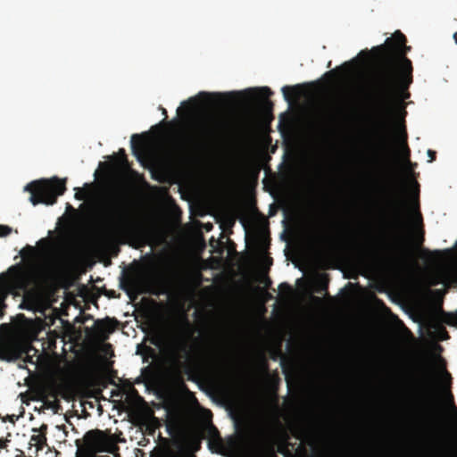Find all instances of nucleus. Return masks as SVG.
<instances>
[{
    "label": "nucleus",
    "instance_id": "nucleus-16",
    "mask_svg": "<svg viewBox=\"0 0 457 457\" xmlns=\"http://www.w3.org/2000/svg\"><path fill=\"white\" fill-rule=\"evenodd\" d=\"M146 134H134L131 137V149L133 152V154L137 157V159H140L142 156L143 152L145 149L146 145Z\"/></svg>",
    "mask_w": 457,
    "mask_h": 457
},
{
    "label": "nucleus",
    "instance_id": "nucleus-48",
    "mask_svg": "<svg viewBox=\"0 0 457 457\" xmlns=\"http://www.w3.org/2000/svg\"><path fill=\"white\" fill-rule=\"evenodd\" d=\"M274 457H276V456H274Z\"/></svg>",
    "mask_w": 457,
    "mask_h": 457
},
{
    "label": "nucleus",
    "instance_id": "nucleus-43",
    "mask_svg": "<svg viewBox=\"0 0 457 457\" xmlns=\"http://www.w3.org/2000/svg\"><path fill=\"white\" fill-rule=\"evenodd\" d=\"M414 184H415V186H416L417 187H419V184H418V182H417V181H415V182H414Z\"/></svg>",
    "mask_w": 457,
    "mask_h": 457
},
{
    "label": "nucleus",
    "instance_id": "nucleus-3",
    "mask_svg": "<svg viewBox=\"0 0 457 457\" xmlns=\"http://www.w3.org/2000/svg\"><path fill=\"white\" fill-rule=\"evenodd\" d=\"M180 323L183 325L184 330L187 333V337L179 339L172 351V357L176 363L180 366L182 364L181 359L190 361L193 357L213 361L216 358V353L210 345H200L198 338H194L193 345L188 344L187 339L192 338L195 332L188 319L186 316L182 317Z\"/></svg>",
    "mask_w": 457,
    "mask_h": 457
},
{
    "label": "nucleus",
    "instance_id": "nucleus-19",
    "mask_svg": "<svg viewBox=\"0 0 457 457\" xmlns=\"http://www.w3.org/2000/svg\"><path fill=\"white\" fill-rule=\"evenodd\" d=\"M302 86L301 85H295V86H285L282 87V93L285 100L288 104H292L294 100L298 98L301 94Z\"/></svg>",
    "mask_w": 457,
    "mask_h": 457
},
{
    "label": "nucleus",
    "instance_id": "nucleus-17",
    "mask_svg": "<svg viewBox=\"0 0 457 457\" xmlns=\"http://www.w3.org/2000/svg\"><path fill=\"white\" fill-rule=\"evenodd\" d=\"M46 430L47 425L46 424H43L39 428H33L34 432H39L38 435H32L30 437V442L34 443L37 450H42L46 445Z\"/></svg>",
    "mask_w": 457,
    "mask_h": 457
},
{
    "label": "nucleus",
    "instance_id": "nucleus-18",
    "mask_svg": "<svg viewBox=\"0 0 457 457\" xmlns=\"http://www.w3.org/2000/svg\"><path fill=\"white\" fill-rule=\"evenodd\" d=\"M354 63H355L354 59L352 61H349V62H345L341 66L328 71L325 74V76L328 78H330V79H336V78L339 77L340 72H343L344 75H348L352 72Z\"/></svg>",
    "mask_w": 457,
    "mask_h": 457
},
{
    "label": "nucleus",
    "instance_id": "nucleus-27",
    "mask_svg": "<svg viewBox=\"0 0 457 457\" xmlns=\"http://www.w3.org/2000/svg\"><path fill=\"white\" fill-rule=\"evenodd\" d=\"M5 295L0 293V318L4 315V309L6 308V304L4 303Z\"/></svg>",
    "mask_w": 457,
    "mask_h": 457
},
{
    "label": "nucleus",
    "instance_id": "nucleus-33",
    "mask_svg": "<svg viewBox=\"0 0 457 457\" xmlns=\"http://www.w3.org/2000/svg\"><path fill=\"white\" fill-rule=\"evenodd\" d=\"M185 373L188 375V379L189 380H194L193 376L191 374V369H190V367L188 365L185 366Z\"/></svg>",
    "mask_w": 457,
    "mask_h": 457
},
{
    "label": "nucleus",
    "instance_id": "nucleus-2",
    "mask_svg": "<svg viewBox=\"0 0 457 457\" xmlns=\"http://www.w3.org/2000/svg\"><path fill=\"white\" fill-rule=\"evenodd\" d=\"M200 128V133L197 135L184 137L175 142L173 151L178 160L187 162L195 154L220 144L227 137L229 124L223 120L210 119L203 121Z\"/></svg>",
    "mask_w": 457,
    "mask_h": 457
},
{
    "label": "nucleus",
    "instance_id": "nucleus-11",
    "mask_svg": "<svg viewBox=\"0 0 457 457\" xmlns=\"http://www.w3.org/2000/svg\"><path fill=\"white\" fill-rule=\"evenodd\" d=\"M391 206L397 223L402 225L403 223V212L405 208V201L403 195L402 186L394 187L392 191Z\"/></svg>",
    "mask_w": 457,
    "mask_h": 457
},
{
    "label": "nucleus",
    "instance_id": "nucleus-9",
    "mask_svg": "<svg viewBox=\"0 0 457 457\" xmlns=\"http://www.w3.org/2000/svg\"><path fill=\"white\" fill-rule=\"evenodd\" d=\"M437 378L432 363L426 364L421 379V391L424 398L429 403H434L437 397Z\"/></svg>",
    "mask_w": 457,
    "mask_h": 457
},
{
    "label": "nucleus",
    "instance_id": "nucleus-40",
    "mask_svg": "<svg viewBox=\"0 0 457 457\" xmlns=\"http://www.w3.org/2000/svg\"><path fill=\"white\" fill-rule=\"evenodd\" d=\"M453 37L455 39V42L457 43V32L454 33Z\"/></svg>",
    "mask_w": 457,
    "mask_h": 457
},
{
    "label": "nucleus",
    "instance_id": "nucleus-37",
    "mask_svg": "<svg viewBox=\"0 0 457 457\" xmlns=\"http://www.w3.org/2000/svg\"><path fill=\"white\" fill-rule=\"evenodd\" d=\"M174 123L175 121H169V122H166L165 124L169 127H173L174 126Z\"/></svg>",
    "mask_w": 457,
    "mask_h": 457
},
{
    "label": "nucleus",
    "instance_id": "nucleus-8",
    "mask_svg": "<svg viewBox=\"0 0 457 457\" xmlns=\"http://www.w3.org/2000/svg\"><path fill=\"white\" fill-rule=\"evenodd\" d=\"M453 255V263L429 278V286L444 284L446 287H457V241L454 249L447 250Z\"/></svg>",
    "mask_w": 457,
    "mask_h": 457
},
{
    "label": "nucleus",
    "instance_id": "nucleus-12",
    "mask_svg": "<svg viewBox=\"0 0 457 457\" xmlns=\"http://www.w3.org/2000/svg\"><path fill=\"white\" fill-rule=\"evenodd\" d=\"M239 94L247 95L251 100H256L260 102L261 106L266 112H271L273 109V103L269 100V96H270L273 93L270 88L264 87L258 89V94L255 89H248L245 92H240Z\"/></svg>",
    "mask_w": 457,
    "mask_h": 457
},
{
    "label": "nucleus",
    "instance_id": "nucleus-21",
    "mask_svg": "<svg viewBox=\"0 0 457 457\" xmlns=\"http://www.w3.org/2000/svg\"><path fill=\"white\" fill-rule=\"evenodd\" d=\"M442 323L443 322L440 320L434 318L430 322V326L437 332L439 339L444 341L448 339L450 337Z\"/></svg>",
    "mask_w": 457,
    "mask_h": 457
},
{
    "label": "nucleus",
    "instance_id": "nucleus-4",
    "mask_svg": "<svg viewBox=\"0 0 457 457\" xmlns=\"http://www.w3.org/2000/svg\"><path fill=\"white\" fill-rule=\"evenodd\" d=\"M65 190V179L58 178L34 180L25 187V191L30 193L29 201L33 205L39 204L52 205L56 203L59 195L64 194Z\"/></svg>",
    "mask_w": 457,
    "mask_h": 457
},
{
    "label": "nucleus",
    "instance_id": "nucleus-47",
    "mask_svg": "<svg viewBox=\"0 0 457 457\" xmlns=\"http://www.w3.org/2000/svg\"><path fill=\"white\" fill-rule=\"evenodd\" d=\"M187 457H195V455H189V456H187Z\"/></svg>",
    "mask_w": 457,
    "mask_h": 457
},
{
    "label": "nucleus",
    "instance_id": "nucleus-29",
    "mask_svg": "<svg viewBox=\"0 0 457 457\" xmlns=\"http://www.w3.org/2000/svg\"><path fill=\"white\" fill-rule=\"evenodd\" d=\"M196 103V99L192 97L189 98L187 102L182 103V106L187 108L188 111H190L193 108V104Z\"/></svg>",
    "mask_w": 457,
    "mask_h": 457
},
{
    "label": "nucleus",
    "instance_id": "nucleus-24",
    "mask_svg": "<svg viewBox=\"0 0 457 457\" xmlns=\"http://www.w3.org/2000/svg\"><path fill=\"white\" fill-rule=\"evenodd\" d=\"M329 278L328 274L323 273L318 279L319 288L317 289L318 293H321L323 291H327L328 287Z\"/></svg>",
    "mask_w": 457,
    "mask_h": 457
},
{
    "label": "nucleus",
    "instance_id": "nucleus-26",
    "mask_svg": "<svg viewBox=\"0 0 457 457\" xmlns=\"http://www.w3.org/2000/svg\"><path fill=\"white\" fill-rule=\"evenodd\" d=\"M12 233V228L7 225H0V237H6Z\"/></svg>",
    "mask_w": 457,
    "mask_h": 457
},
{
    "label": "nucleus",
    "instance_id": "nucleus-25",
    "mask_svg": "<svg viewBox=\"0 0 457 457\" xmlns=\"http://www.w3.org/2000/svg\"><path fill=\"white\" fill-rule=\"evenodd\" d=\"M75 198L79 201L85 200L88 195V191L86 188H75Z\"/></svg>",
    "mask_w": 457,
    "mask_h": 457
},
{
    "label": "nucleus",
    "instance_id": "nucleus-35",
    "mask_svg": "<svg viewBox=\"0 0 457 457\" xmlns=\"http://www.w3.org/2000/svg\"><path fill=\"white\" fill-rule=\"evenodd\" d=\"M193 444L195 445V450H198L200 448V444H201L200 439L194 438Z\"/></svg>",
    "mask_w": 457,
    "mask_h": 457
},
{
    "label": "nucleus",
    "instance_id": "nucleus-39",
    "mask_svg": "<svg viewBox=\"0 0 457 457\" xmlns=\"http://www.w3.org/2000/svg\"><path fill=\"white\" fill-rule=\"evenodd\" d=\"M161 109H162V114H163L165 117H167V111H166V109H164V108H161Z\"/></svg>",
    "mask_w": 457,
    "mask_h": 457
},
{
    "label": "nucleus",
    "instance_id": "nucleus-46",
    "mask_svg": "<svg viewBox=\"0 0 457 457\" xmlns=\"http://www.w3.org/2000/svg\"><path fill=\"white\" fill-rule=\"evenodd\" d=\"M4 274H1L0 275V278H4Z\"/></svg>",
    "mask_w": 457,
    "mask_h": 457
},
{
    "label": "nucleus",
    "instance_id": "nucleus-32",
    "mask_svg": "<svg viewBox=\"0 0 457 457\" xmlns=\"http://www.w3.org/2000/svg\"><path fill=\"white\" fill-rule=\"evenodd\" d=\"M100 166L106 170V172H110L112 170V166L108 162H100Z\"/></svg>",
    "mask_w": 457,
    "mask_h": 457
},
{
    "label": "nucleus",
    "instance_id": "nucleus-42",
    "mask_svg": "<svg viewBox=\"0 0 457 457\" xmlns=\"http://www.w3.org/2000/svg\"><path fill=\"white\" fill-rule=\"evenodd\" d=\"M212 228V224L207 225V229H208V230H209L210 228Z\"/></svg>",
    "mask_w": 457,
    "mask_h": 457
},
{
    "label": "nucleus",
    "instance_id": "nucleus-13",
    "mask_svg": "<svg viewBox=\"0 0 457 457\" xmlns=\"http://www.w3.org/2000/svg\"><path fill=\"white\" fill-rule=\"evenodd\" d=\"M401 158L404 165V170L408 175H412L417 163L411 161V150L407 145V133L403 130L401 136Z\"/></svg>",
    "mask_w": 457,
    "mask_h": 457
},
{
    "label": "nucleus",
    "instance_id": "nucleus-44",
    "mask_svg": "<svg viewBox=\"0 0 457 457\" xmlns=\"http://www.w3.org/2000/svg\"><path fill=\"white\" fill-rule=\"evenodd\" d=\"M180 109H181L180 107H179V108H178V110H177L178 113H179V112H180Z\"/></svg>",
    "mask_w": 457,
    "mask_h": 457
},
{
    "label": "nucleus",
    "instance_id": "nucleus-10",
    "mask_svg": "<svg viewBox=\"0 0 457 457\" xmlns=\"http://www.w3.org/2000/svg\"><path fill=\"white\" fill-rule=\"evenodd\" d=\"M409 258V251L402 241H395L390 247V253L386 257L388 263L395 266L404 264Z\"/></svg>",
    "mask_w": 457,
    "mask_h": 457
},
{
    "label": "nucleus",
    "instance_id": "nucleus-15",
    "mask_svg": "<svg viewBox=\"0 0 457 457\" xmlns=\"http://www.w3.org/2000/svg\"><path fill=\"white\" fill-rule=\"evenodd\" d=\"M143 287V285L132 277H128L120 281V288L125 291L130 298H133V295L149 292Z\"/></svg>",
    "mask_w": 457,
    "mask_h": 457
},
{
    "label": "nucleus",
    "instance_id": "nucleus-7",
    "mask_svg": "<svg viewBox=\"0 0 457 457\" xmlns=\"http://www.w3.org/2000/svg\"><path fill=\"white\" fill-rule=\"evenodd\" d=\"M75 443L79 449L87 453L105 452L112 444L108 435L98 428L87 431L82 440L77 439Z\"/></svg>",
    "mask_w": 457,
    "mask_h": 457
},
{
    "label": "nucleus",
    "instance_id": "nucleus-36",
    "mask_svg": "<svg viewBox=\"0 0 457 457\" xmlns=\"http://www.w3.org/2000/svg\"><path fill=\"white\" fill-rule=\"evenodd\" d=\"M320 239L321 241H327V240L328 239V237L327 236H324V235H323V236L320 237Z\"/></svg>",
    "mask_w": 457,
    "mask_h": 457
},
{
    "label": "nucleus",
    "instance_id": "nucleus-34",
    "mask_svg": "<svg viewBox=\"0 0 457 457\" xmlns=\"http://www.w3.org/2000/svg\"><path fill=\"white\" fill-rule=\"evenodd\" d=\"M422 253H423L426 256H429V255L434 254V253H435V254H436V255H438V254L440 253L438 251L430 252V251H429V250H428V249H423V250H422Z\"/></svg>",
    "mask_w": 457,
    "mask_h": 457
},
{
    "label": "nucleus",
    "instance_id": "nucleus-20",
    "mask_svg": "<svg viewBox=\"0 0 457 457\" xmlns=\"http://www.w3.org/2000/svg\"><path fill=\"white\" fill-rule=\"evenodd\" d=\"M416 219L418 222V228L414 235V242L416 246L420 247L423 245L425 240V230L423 227L422 215L420 211L416 213Z\"/></svg>",
    "mask_w": 457,
    "mask_h": 457
},
{
    "label": "nucleus",
    "instance_id": "nucleus-22",
    "mask_svg": "<svg viewBox=\"0 0 457 457\" xmlns=\"http://www.w3.org/2000/svg\"><path fill=\"white\" fill-rule=\"evenodd\" d=\"M441 321L449 326L457 328V311L455 312H445L440 309Z\"/></svg>",
    "mask_w": 457,
    "mask_h": 457
},
{
    "label": "nucleus",
    "instance_id": "nucleus-30",
    "mask_svg": "<svg viewBox=\"0 0 457 457\" xmlns=\"http://www.w3.org/2000/svg\"><path fill=\"white\" fill-rule=\"evenodd\" d=\"M428 156L429 157V162H432L436 160V153L429 149L428 151Z\"/></svg>",
    "mask_w": 457,
    "mask_h": 457
},
{
    "label": "nucleus",
    "instance_id": "nucleus-28",
    "mask_svg": "<svg viewBox=\"0 0 457 457\" xmlns=\"http://www.w3.org/2000/svg\"><path fill=\"white\" fill-rule=\"evenodd\" d=\"M118 158L120 160V164H125L127 163L128 160H127V154H126V152L123 148H120L118 152Z\"/></svg>",
    "mask_w": 457,
    "mask_h": 457
},
{
    "label": "nucleus",
    "instance_id": "nucleus-41",
    "mask_svg": "<svg viewBox=\"0 0 457 457\" xmlns=\"http://www.w3.org/2000/svg\"><path fill=\"white\" fill-rule=\"evenodd\" d=\"M367 54L368 52L367 51H361L360 54Z\"/></svg>",
    "mask_w": 457,
    "mask_h": 457
},
{
    "label": "nucleus",
    "instance_id": "nucleus-1",
    "mask_svg": "<svg viewBox=\"0 0 457 457\" xmlns=\"http://www.w3.org/2000/svg\"><path fill=\"white\" fill-rule=\"evenodd\" d=\"M406 42V37L396 30L384 44L371 49L375 67L370 78V97L382 114L374 129L375 148L379 153L389 145L387 117L392 106L410 96L408 89L413 81L412 62L406 56L411 46Z\"/></svg>",
    "mask_w": 457,
    "mask_h": 457
},
{
    "label": "nucleus",
    "instance_id": "nucleus-38",
    "mask_svg": "<svg viewBox=\"0 0 457 457\" xmlns=\"http://www.w3.org/2000/svg\"><path fill=\"white\" fill-rule=\"evenodd\" d=\"M212 430L214 432V434L219 435V431L215 427H212Z\"/></svg>",
    "mask_w": 457,
    "mask_h": 457
},
{
    "label": "nucleus",
    "instance_id": "nucleus-5",
    "mask_svg": "<svg viewBox=\"0 0 457 457\" xmlns=\"http://www.w3.org/2000/svg\"><path fill=\"white\" fill-rule=\"evenodd\" d=\"M442 370L445 386L448 391L447 396L451 402V409L452 411L457 415V407L453 403V395L450 391L452 386V376L446 370L445 363L443 364ZM449 434L457 435V420H451L447 429L440 428L431 435L427 445V457H440L445 445L446 436Z\"/></svg>",
    "mask_w": 457,
    "mask_h": 457
},
{
    "label": "nucleus",
    "instance_id": "nucleus-23",
    "mask_svg": "<svg viewBox=\"0 0 457 457\" xmlns=\"http://www.w3.org/2000/svg\"><path fill=\"white\" fill-rule=\"evenodd\" d=\"M227 96L226 95H222L220 93H208V92H200L198 94V97L206 103H212L214 101L220 100Z\"/></svg>",
    "mask_w": 457,
    "mask_h": 457
},
{
    "label": "nucleus",
    "instance_id": "nucleus-45",
    "mask_svg": "<svg viewBox=\"0 0 457 457\" xmlns=\"http://www.w3.org/2000/svg\"><path fill=\"white\" fill-rule=\"evenodd\" d=\"M315 300L320 301V297H315Z\"/></svg>",
    "mask_w": 457,
    "mask_h": 457
},
{
    "label": "nucleus",
    "instance_id": "nucleus-6",
    "mask_svg": "<svg viewBox=\"0 0 457 457\" xmlns=\"http://www.w3.org/2000/svg\"><path fill=\"white\" fill-rule=\"evenodd\" d=\"M129 212V200L121 190L113 191L108 197L105 204L107 218L119 228H123L128 221Z\"/></svg>",
    "mask_w": 457,
    "mask_h": 457
},
{
    "label": "nucleus",
    "instance_id": "nucleus-14",
    "mask_svg": "<svg viewBox=\"0 0 457 457\" xmlns=\"http://www.w3.org/2000/svg\"><path fill=\"white\" fill-rule=\"evenodd\" d=\"M118 323L115 318L106 317L102 320H96L95 325L97 335L100 337L106 338L109 334L114 332Z\"/></svg>",
    "mask_w": 457,
    "mask_h": 457
},
{
    "label": "nucleus",
    "instance_id": "nucleus-31",
    "mask_svg": "<svg viewBox=\"0 0 457 457\" xmlns=\"http://www.w3.org/2000/svg\"><path fill=\"white\" fill-rule=\"evenodd\" d=\"M283 288L287 289V291L288 293H291V292H292V287H291V286H290L289 284L286 283V282L281 283V284L279 285V289H283Z\"/></svg>",
    "mask_w": 457,
    "mask_h": 457
}]
</instances>
